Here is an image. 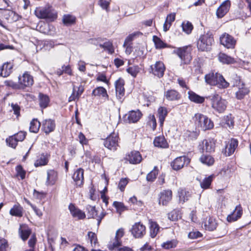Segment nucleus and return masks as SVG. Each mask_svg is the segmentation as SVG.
Masks as SVG:
<instances>
[{
  "instance_id": "obj_1",
  "label": "nucleus",
  "mask_w": 251,
  "mask_h": 251,
  "mask_svg": "<svg viewBox=\"0 0 251 251\" xmlns=\"http://www.w3.org/2000/svg\"><path fill=\"white\" fill-rule=\"evenodd\" d=\"M193 122L198 129L203 131L210 130L214 127V123L207 116L200 113H196L192 118Z\"/></svg>"
},
{
  "instance_id": "obj_2",
  "label": "nucleus",
  "mask_w": 251,
  "mask_h": 251,
  "mask_svg": "<svg viewBox=\"0 0 251 251\" xmlns=\"http://www.w3.org/2000/svg\"><path fill=\"white\" fill-rule=\"evenodd\" d=\"M204 79L205 82L210 85H217L220 88H226L229 86V83L218 73L210 72L205 75Z\"/></svg>"
},
{
  "instance_id": "obj_3",
  "label": "nucleus",
  "mask_w": 251,
  "mask_h": 251,
  "mask_svg": "<svg viewBox=\"0 0 251 251\" xmlns=\"http://www.w3.org/2000/svg\"><path fill=\"white\" fill-rule=\"evenodd\" d=\"M35 14L39 19H46L50 21H53L57 18L56 12L49 5L37 8L35 10Z\"/></svg>"
},
{
  "instance_id": "obj_4",
  "label": "nucleus",
  "mask_w": 251,
  "mask_h": 251,
  "mask_svg": "<svg viewBox=\"0 0 251 251\" xmlns=\"http://www.w3.org/2000/svg\"><path fill=\"white\" fill-rule=\"evenodd\" d=\"M214 43V39L212 35L207 33L201 35L197 41V48L199 50L207 51L211 49Z\"/></svg>"
},
{
  "instance_id": "obj_5",
  "label": "nucleus",
  "mask_w": 251,
  "mask_h": 251,
  "mask_svg": "<svg viewBox=\"0 0 251 251\" xmlns=\"http://www.w3.org/2000/svg\"><path fill=\"white\" fill-rule=\"evenodd\" d=\"M212 108L219 113H223L226 109L227 102L218 94L210 97Z\"/></svg>"
},
{
  "instance_id": "obj_6",
  "label": "nucleus",
  "mask_w": 251,
  "mask_h": 251,
  "mask_svg": "<svg viewBox=\"0 0 251 251\" xmlns=\"http://www.w3.org/2000/svg\"><path fill=\"white\" fill-rule=\"evenodd\" d=\"M192 51L190 46H185L182 48H176L174 52L177 54L183 64H188L192 59L191 52Z\"/></svg>"
},
{
  "instance_id": "obj_7",
  "label": "nucleus",
  "mask_w": 251,
  "mask_h": 251,
  "mask_svg": "<svg viewBox=\"0 0 251 251\" xmlns=\"http://www.w3.org/2000/svg\"><path fill=\"white\" fill-rule=\"evenodd\" d=\"M118 134L113 132L104 140V146L109 150L115 151L118 146Z\"/></svg>"
},
{
  "instance_id": "obj_8",
  "label": "nucleus",
  "mask_w": 251,
  "mask_h": 251,
  "mask_svg": "<svg viewBox=\"0 0 251 251\" xmlns=\"http://www.w3.org/2000/svg\"><path fill=\"white\" fill-rule=\"evenodd\" d=\"M18 84L20 89H24L33 84V77L27 72H25L23 75L19 76Z\"/></svg>"
},
{
  "instance_id": "obj_9",
  "label": "nucleus",
  "mask_w": 251,
  "mask_h": 251,
  "mask_svg": "<svg viewBox=\"0 0 251 251\" xmlns=\"http://www.w3.org/2000/svg\"><path fill=\"white\" fill-rule=\"evenodd\" d=\"M142 114L139 110H131L123 117L124 121L126 123H137L142 117Z\"/></svg>"
},
{
  "instance_id": "obj_10",
  "label": "nucleus",
  "mask_w": 251,
  "mask_h": 251,
  "mask_svg": "<svg viewBox=\"0 0 251 251\" xmlns=\"http://www.w3.org/2000/svg\"><path fill=\"white\" fill-rule=\"evenodd\" d=\"M90 43L93 45L103 49L104 50L107 51L110 54H112L114 52L112 43L110 41L102 43L100 39H93L90 40Z\"/></svg>"
},
{
  "instance_id": "obj_11",
  "label": "nucleus",
  "mask_w": 251,
  "mask_h": 251,
  "mask_svg": "<svg viewBox=\"0 0 251 251\" xmlns=\"http://www.w3.org/2000/svg\"><path fill=\"white\" fill-rule=\"evenodd\" d=\"M220 40L221 44L228 49H233L236 43L234 38L226 33L222 35Z\"/></svg>"
},
{
  "instance_id": "obj_12",
  "label": "nucleus",
  "mask_w": 251,
  "mask_h": 251,
  "mask_svg": "<svg viewBox=\"0 0 251 251\" xmlns=\"http://www.w3.org/2000/svg\"><path fill=\"white\" fill-rule=\"evenodd\" d=\"M190 162L189 158L185 156L176 157L171 163V166L175 170H178L182 168L185 165H187Z\"/></svg>"
},
{
  "instance_id": "obj_13",
  "label": "nucleus",
  "mask_w": 251,
  "mask_h": 251,
  "mask_svg": "<svg viewBox=\"0 0 251 251\" xmlns=\"http://www.w3.org/2000/svg\"><path fill=\"white\" fill-rule=\"evenodd\" d=\"M131 233L135 238H141L146 234V227L140 222L136 223L132 226Z\"/></svg>"
},
{
  "instance_id": "obj_14",
  "label": "nucleus",
  "mask_w": 251,
  "mask_h": 251,
  "mask_svg": "<svg viewBox=\"0 0 251 251\" xmlns=\"http://www.w3.org/2000/svg\"><path fill=\"white\" fill-rule=\"evenodd\" d=\"M151 73L155 76L160 78L163 76L165 69L164 64L161 61H157L151 66Z\"/></svg>"
},
{
  "instance_id": "obj_15",
  "label": "nucleus",
  "mask_w": 251,
  "mask_h": 251,
  "mask_svg": "<svg viewBox=\"0 0 251 251\" xmlns=\"http://www.w3.org/2000/svg\"><path fill=\"white\" fill-rule=\"evenodd\" d=\"M159 203L162 205H166L172 199V192L170 190H165L159 194Z\"/></svg>"
},
{
  "instance_id": "obj_16",
  "label": "nucleus",
  "mask_w": 251,
  "mask_h": 251,
  "mask_svg": "<svg viewBox=\"0 0 251 251\" xmlns=\"http://www.w3.org/2000/svg\"><path fill=\"white\" fill-rule=\"evenodd\" d=\"M55 127V124L53 120L51 119H46L42 122V130L46 134H48L52 132Z\"/></svg>"
},
{
  "instance_id": "obj_17",
  "label": "nucleus",
  "mask_w": 251,
  "mask_h": 251,
  "mask_svg": "<svg viewBox=\"0 0 251 251\" xmlns=\"http://www.w3.org/2000/svg\"><path fill=\"white\" fill-rule=\"evenodd\" d=\"M242 214V207L240 205H237L235 208L234 211L227 216L226 220L230 223L235 222L241 218Z\"/></svg>"
},
{
  "instance_id": "obj_18",
  "label": "nucleus",
  "mask_w": 251,
  "mask_h": 251,
  "mask_svg": "<svg viewBox=\"0 0 251 251\" xmlns=\"http://www.w3.org/2000/svg\"><path fill=\"white\" fill-rule=\"evenodd\" d=\"M205 229L209 231H213L217 228L218 223L216 219L213 217H207L203 222Z\"/></svg>"
},
{
  "instance_id": "obj_19",
  "label": "nucleus",
  "mask_w": 251,
  "mask_h": 251,
  "mask_svg": "<svg viewBox=\"0 0 251 251\" xmlns=\"http://www.w3.org/2000/svg\"><path fill=\"white\" fill-rule=\"evenodd\" d=\"M20 237L23 241L26 240L31 234L32 230L26 225H21L18 230Z\"/></svg>"
},
{
  "instance_id": "obj_20",
  "label": "nucleus",
  "mask_w": 251,
  "mask_h": 251,
  "mask_svg": "<svg viewBox=\"0 0 251 251\" xmlns=\"http://www.w3.org/2000/svg\"><path fill=\"white\" fill-rule=\"evenodd\" d=\"M69 209L72 216L78 220L83 219L85 218V214L84 212L77 208L74 204L71 203L69 205Z\"/></svg>"
},
{
  "instance_id": "obj_21",
  "label": "nucleus",
  "mask_w": 251,
  "mask_h": 251,
  "mask_svg": "<svg viewBox=\"0 0 251 251\" xmlns=\"http://www.w3.org/2000/svg\"><path fill=\"white\" fill-rule=\"evenodd\" d=\"M230 7V1L228 0L223 2L217 9L216 14L218 18L223 17L228 11Z\"/></svg>"
},
{
  "instance_id": "obj_22",
  "label": "nucleus",
  "mask_w": 251,
  "mask_h": 251,
  "mask_svg": "<svg viewBox=\"0 0 251 251\" xmlns=\"http://www.w3.org/2000/svg\"><path fill=\"white\" fill-rule=\"evenodd\" d=\"M13 65L10 62H5L0 66V76L6 77L12 72Z\"/></svg>"
},
{
  "instance_id": "obj_23",
  "label": "nucleus",
  "mask_w": 251,
  "mask_h": 251,
  "mask_svg": "<svg viewBox=\"0 0 251 251\" xmlns=\"http://www.w3.org/2000/svg\"><path fill=\"white\" fill-rule=\"evenodd\" d=\"M124 85V80L121 78H119L115 83L116 96L119 99H121L125 94Z\"/></svg>"
},
{
  "instance_id": "obj_24",
  "label": "nucleus",
  "mask_w": 251,
  "mask_h": 251,
  "mask_svg": "<svg viewBox=\"0 0 251 251\" xmlns=\"http://www.w3.org/2000/svg\"><path fill=\"white\" fill-rule=\"evenodd\" d=\"M126 159L131 164H137L142 160V156L139 151H132L127 156Z\"/></svg>"
},
{
  "instance_id": "obj_25",
  "label": "nucleus",
  "mask_w": 251,
  "mask_h": 251,
  "mask_svg": "<svg viewBox=\"0 0 251 251\" xmlns=\"http://www.w3.org/2000/svg\"><path fill=\"white\" fill-rule=\"evenodd\" d=\"M238 146V141L235 139H231L225 148V154L226 156H230L235 151Z\"/></svg>"
},
{
  "instance_id": "obj_26",
  "label": "nucleus",
  "mask_w": 251,
  "mask_h": 251,
  "mask_svg": "<svg viewBox=\"0 0 251 251\" xmlns=\"http://www.w3.org/2000/svg\"><path fill=\"white\" fill-rule=\"evenodd\" d=\"M84 170L81 168H79L75 171L73 176V178L77 186H80L83 184L84 177Z\"/></svg>"
},
{
  "instance_id": "obj_27",
  "label": "nucleus",
  "mask_w": 251,
  "mask_h": 251,
  "mask_svg": "<svg viewBox=\"0 0 251 251\" xmlns=\"http://www.w3.org/2000/svg\"><path fill=\"white\" fill-rule=\"evenodd\" d=\"M250 92V89L242 84L241 86L238 87V90L235 93V97L237 100H242Z\"/></svg>"
},
{
  "instance_id": "obj_28",
  "label": "nucleus",
  "mask_w": 251,
  "mask_h": 251,
  "mask_svg": "<svg viewBox=\"0 0 251 251\" xmlns=\"http://www.w3.org/2000/svg\"><path fill=\"white\" fill-rule=\"evenodd\" d=\"M203 150L208 152L214 151L215 147V141L213 139H208L202 142Z\"/></svg>"
},
{
  "instance_id": "obj_29",
  "label": "nucleus",
  "mask_w": 251,
  "mask_h": 251,
  "mask_svg": "<svg viewBox=\"0 0 251 251\" xmlns=\"http://www.w3.org/2000/svg\"><path fill=\"white\" fill-rule=\"evenodd\" d=\"M57 179V173L53 170H50L47 172V177L46 182L47 185H54Z\"/></svg>"
},
{
  "instance_id": "obj_30",
  "label": "nucleus",
  "mask_w": 251,
  "mask_h": 251,
  "mask_svg": "<svg viewBox=\"0 0 251 251\" xmlns=\"http://www.w3.org/2000/svg\"><path fill=\"white\" fill-rule=\"evenodd\" d=\"M153 144L155 147L161 148H166L168 147V144L163 136L156 137L154 139Z\"/></svg>"
},
{
  "instance_id": "obj_31",
  "label": "nucleus",
  "mask_w": 251,
  "mask_h": 251,
  "mask_svg": "<svg viewBox=\"0 0 251 251\" xmlns=\"http://www.w3.org/2000/svg\"><path fill=\"white\" fill-rule=\"evenodd\" d=\"M200 160L202 164L208 166H212L215 162L214 158L210 154H202Z\"/></svg>"
},
{
  "instance_id": "obj_32",
  "label": "nucleus",
  "mask_w": 251,
  "mask_h": 251,
  "mask_svg": "<svg viewBox=\"0 0 251 251\" xmlns=\"http://www.w3.org/2000/svg\"><path fill=\"white\" fill-rule=\"evenodd\" d=\"M23 207L19 204H15L10 210V215L21 217L23 216Z\"/></svg>"
},
{
  "instance_id": "obj_33",
  "label": "nucleus",
  "mask_w": 251,
  "mask_h": 251,
  "mask_svg": "<svg viewBox=\"0 0 251 251\" xmlns=\"http://www.w3.org/2000/svg\"><path fill=\"white\" fill-rule=\"evenodd\" d=\"M166 98L169 100H176L180 99L179 93L174 90L167 91L165 95Z\"/></svg>"
},
{
  "instance_id": "obj_34",
  "label": "nucleus",
  "mask_w": 251,
  "mask_h": 251,
  "mask_svg": "<svg viewBox=\"0 0 251 251\" xmlns=\"http://www.w3.org/2000/svg\"><path fill=\"white\" fill-rule=\"evenodd\" d=\"M149 224L151 236L152 238H154L157 234L159 230L160 227L155 222H153L151 220L149 221Z\"/></svg>"
},
{
  "instance_id": "obj_35",
  "label": "nucleus",
  "mask_w": 251,
  "mask_h": 251,
  "mask_svg": "<svg viewBox=\"0 0 251 251\" xmlns=\"http://www.w3.org/2000/svg\"><path fill=\"white\" fill-rule=\"evenodd\" d=\"M3 15L6 19L11 22L16 21L18 19V15L12 10H4L3 12Z\"/></svg>"
},
{
  "instance_id": "obj_36",
  "label": "nucleus",
  "mask_w": 251,
  "mask_h": 251,
  "mask_svg": "<svg viewBox=\"0 0 251 251\" xmlns=\"http://www.w3.org/2000/svg\"><path fill=\"white\" fill-rule=\"evenodd\" d=\"M39 104L42 108L48 107L50 102V99L48 96L42 93L39 94Z\"/></svg>"
},
{
  "instance_id": "obj_37",
  "label": "nucleus",
  "mask_w": 251,
  "mask_h": 251,
  "mask_svg": "<svg viewBox=\"0 0 251 251\" xmlns=\"http://www.w3.org/2000/svg\"><path fill=\"white\" fill-rule=\"evenodd\" d=\"M189 98L192 101L197 103H202L204 101V98L201 97L192 91L188 92Z\"/></svg>"
},
{
  "instance_id": "obj_38",
  "label": "nucleus",
  "mask_w": 251,
  "mask_h": 251,
  "mask_svg": "<svg viewBox=\"0 0 251 251\" xmlns=\"http://www.w3.org/2000/svg\"><path fill=\"white\" fill-rule=\"evenodd\" d=\"M157 112L160 125L162 126L168 114L167 109L166 107H160Z\"/></svg>"
},
{
  "instance_id": "obj_39",
  "label": "nucleus",
  "mask_w": 251,
  "mask_h": 251,
  "mask_svg": "<svg viewBox=\"0 0 251 251\" xmlns=\"http://www.w3.org/2000/svg\"><path fill=\"white\" fill-rule=\"evenodd\" d=\"M49 155L47 154H41L39 158L34 163L35 167H39L47 164L48 162Z\"/></svg>"
},
{
  "instance_id": "obj_40",
  "label": "nucleus",
  "mask_w": 251,
  "mask_h": 251,
  "mask_svg": "<svg viewBox=\"0 0 251 251\" xmlns=\"http://www.w3.org/2000/svg\"><path fill=\"white\" fill-rule=\"evenodd\" d=\"M122 244V241L117 239L115 237L109 242L107 247L110 251H113L120 247Z\"/></svg>"
},
{
  "instance_id": "obj_41",
  "label": "nucleus",
  "mask_w": 251,
  "mask_h": 251,
  "mask_svg": "<svg viewBox=\"0 0 251 251\" xmlns=\"http://www.w3.org/2000/svg\"><path fill=\"white\" fill-rule=\"evenodd\" d=\"M214 177V175H211L208 177H205L201 182V187L204 189H206L209 188L211 183Z\"/></svg>"
},
{
  "instance_id": "obj_42",
  "label": "nucleus",
  "mask_w": 251,
  "mask_h": 251,
  "mask_svg": "<svg viewBox=\"0 0 251 251\" xmlns=\"http://www.w3.org/2000/svg\"><path fill=\"white\" fill-rule=\"evenodd\" d=\"M92 94L95 96L102 97L103 98L108 97L106 90L102 87H99L95 89L93 91Z\"/></svg>"
},
{
  "instance_id": "obj_43",
  "label": "nucleus",
  "mask_w": 251,
  "mask_h": 251,
  "mask_svg": "<svg viewBox=\"0 0 251 251\" xmlns=\"http://www.w3.org/2000/svg\"><path fill=\"white\" fill-rule=\"evenodd\" d=\"M41 126V123L37 119H33L30 124L29 130L31 132L37 133Z\"/></svg>"
},
{
  "instance_id": "obj_44",
  "label": "nucleus",
  "mask_w": 251,
  "mask_h": 251,
  "mask_svg": "<svg viewBox=\"0 0 251 251\" xmlns=\"http://www.w3.org/2000/svg\"><path fill=\"white\" fill-rule=\"evenodd\" d=\"M179 198L180 202L182 203L188 201L191 196V194L189 191L185 190H181L179 191Z\"/></svg>"
},
{
  "instance_id": "obj_45",
  "label": "nucleus",
  "mask_w": 251,
  "mask_h": 251,
  "mask_svg": "<svg viewBox=\"0 0 251 251\" xmlns=\"http://www.w3.org/2000/svg\"><path fill=\"white\" fill-rule=\"evenodd\" d=\"M219 59L221 62L226 64L233 63L235 62L234 59L233 58L223 53H220L219 54Z\"/></svg>"
},
{
  "instance_id": "obj_46",
  "label": "nucleus",
  "mask_w": 251,
  "mask_h": 251,
  "mask_svg": "<svg viewBox=\"0 0 251 251\" xmlns=\"http://www.w3.org/2000/svg\"><path fill=\"white\" fill-rule=\"evenodd\" d=\"M76 18L71 15H65L63 18V22L66 25H71L75 23Z\"/></svg>"
},
{
  "instance_id": "obj_47",
  "label": "nucleus",
  "mask_w": 251,
  "mask_h": 251,
  "mask_svg": "<svg viewBox=\"0 0 251 251\" xmlns=\"http://www.w3.org/2000/svg\"><path fill=\"white\" fill-rule=\"evenodd\" d=\"M37 242V238L35 233L31 235L29 240L28 241V245L30 248L29 250L25 251H35L34 249Z\"/></svg>"
},
{
  "instance_id": "obj_48",
  "label": "nucleus",
  "mask_w": 251,
  "mask_h": 251,
  "mask_svg": "<svg viewBox=\"0 0 251 251\" xmlns=\"http://www.w3.org/2000/svg\"><path fill=\"white\" fill-rule=\"evenodd\" d=\"M224 124L226 127H228L230 129L233 128L234 126L233 118L231 115H227L224 117Z\"/></svg>"
},
{
  "instance_id": "obj_49",
  "label": "nucleus",
  "mask_w": 251,
  "mask_h": 251,
  "mask_svg": "<svg viewBox=\"0 0 251 251\" xmlns=\"http://www.w3.org/2000/svg\"><path fill=\"white\" fill-rule=\"evenodd\" d=\"M153 41L156 49H162L166 47L167 45L156 36H153Z\"/></svg>"
},
{
  "instance_id": "obj_50",
  "label": "nucleus",
  "mask_w": 251,
  "mask_h": 251,
  "mask_svg": "<svg viewBox=\"0 0 251 251\" xmlns=\"http://www.w3.org/2000/svg\"><path fill=\"white\" fill-rule=\"evenodd\" d=\"M113 205L116 208L117 212L120 214L122 212L127 210V207L122 202L114 201Z\"/></svg>"
},
{
  "instance_id": "obj_51",
  "label": "nucleus",
  "mask_w": 251,
  "mask_h": 251,
  "mask_svg": "<svg viewBox=\"0 0 251 251\" xmlns=\"http://www.w3.org/2000/svg\"><path fill=\"white\" fill-rule=\"evenodd\" d=\"M182 27L183 31L188 34L191 32L193 28L192 24L189 22H183L182 24Z\"/></svg>"
},
{
  "instance_id": "obj_52",
  "label": "nucleus",
  "mask_w": 251,
  "mask_h": 251,
  "mask_svg": "<svg viewBox=\"0 0 251 251\" xmlns=\"http://www.w3.org/2000/svg\"><path fill=\"white\" fill-rule=\"evenodd\" d=\"M180 217L179 211L177 210H173L168 215V219L172 221L177 220Z\"/></svg>"
},
{
  "instance_id": "obj_53",
  "label": "nucleus",
  "mask_w": 251,
  "mask_h": 251,
  "mask_svg": "<svg viewBox=\"0 0 251 251\" xmlns=\"http://www.w3.org/2000/svg\"><path fill=\"white\" fill-rule=\"evenodd\" d=\"M140 68L138 66H133L127 68L126 71L133 77H135L140 72Z\"/></svg>"
},
{
  "instance_id": "obj_54",
  "label": "nucleus",
  "mask_w": 251,
  "mask_h": 251,
  "mask_svg": "<svg viewBox=\"0 0 251 251\" xmlns=\"http://www.w3.org/2000/svg\"><path fill=\"white\" fill-rule=\"evenodd\" d=\"M158 171L157 169V167H154L153 170L147 175V180L150 181H153L156 178V176L158 174Z\"/></svg>"
},
{
  "instance_id": "obj_55",
  "label": "nucleus",
  "mask_w": 251,
  "mask_h": 251,
  "mask_svg": "<svg viewBox=\"0 0 251 251\" xmlns=\"http://www.w3.org/2000/svg\"><path fill=\"white\" fill-rule=\"evenodd\" d=\"M142 33L137 31L132 33L129 34L125 39V42L123 46H125L126 44H128V43L131 42L136 37L140 35H142Z\"/></svg>"
},
{
  "instance_id": "obj_56",
  "label": "nucleus",
  "mask_w": 251,
  "mask_h": 251,
  "mask_svg": "<svg viewBox=\"0 0 251 251\" xmlns=\"http://www.w3.org/2000/svg\"><path fill=\"white\" fill-rule=\"evenodd\" d=\"M87 209L88 212V216L92 218H97L98 211L96 210L95 206L88 205Z\"/></svg>"
},
{
  "instance_id": "obj_57",
  "label": "nucleus",
  "mask_w": 251,
  "mask_h": 251,
  "mask_svg": "<svg viewBox=\"0 0 251 251\" xmlns=\"http://www.w3.org/2000/svg\"><path fill=\"white\" fill-rule=\"evenodd\" d=\"M177 245V242L176 240H173L171 241H167L165 243H164L162 246L165 249H170L172 248H174L176 247Z\"/></svg>"
},
{
  "instance_id": "obj_58",
  "label": "nucleus",
  "mask_w": 251,
  "mask_h": 251,
  "mask_svg": "<svg viewBox=\"0 0 251 251\" xmlns=\"http://www.w3.org/2000/svg\"><path fill=\"white\" fill-rule=\"evenodd\" d=\"M6 142L7 144L13 148H15L18 143L17 140L14 136H10L6 139Z\"/></svg>"
},
{
  "instance_id": "obj_59",
  "label": "nucleus",
  "mask_w": 251,
  "mask_h": 251,
  "mask_svg": "<svg viewBox=\"0 0 251 251\" xmlns=\"http://www.w3.org/2000/svg\"><path fill=\"white\" fill-rule=\"evenodd\" d=\"M149 125L152 128L153 130H154L156 126V122L155 116L153 115H150L149 116Z\"/></svg>"
},
{
  "instance_id": "obj_60",
  "label": "nucleus",
  "mask_w": 251,
  "mask_h": 251,
  "mask_svg": "<svg viewBox=\"0 0 251 251\" xmlns=\"http://www.w3.org/2000/svg\"><path fill=\"white\" fill-rule=\"evenodd\" d=\"M17 172V176H19L22 179L25 177V172L24 170L23 167L21 165L17 166L16 168Z\"/></svg>"
},
{
  "instance_id": "obj_61",
  "label": "nucleus",
  "mask_w": 251,
  "mask_h": 251,
  "mask_svg": "<svg viewBox=\"0 0 251 251\" xmlns=\"http://www.w3.org/2000/svg\"><path fill=\"white\" fill-rule=\"evenodd\" d=\"M128 202L138 207H140L143 205L142 201L137 200V198L135 196L131 197L128 200Z\"/></svg>"
},
{
  "instance_id": "obj_62",
  "label": "nucleus",
  "mask_w": 251,
  "mask_h": 251,
  "mask_svg": "<svg viewBox=\"0 0 251 251\" xmlns=\"http://www.w3.org/2000/svg\"><path fill=\"white\" fill-rule=\"evenodd\" d=\"M202 236V234L197 230H193L189 232L188 234V238L192 239H197L198 238L201 237Z\"/></svg>"
},
{
  "instance_id": "obj_63",
  "label": "nucleus",
  "mask_w": 251,
  "mask_h": 251,
  "mask_svg": "<svg viewBox=\"0 0 251 251\" xmlns=\"http://www.w3.org/2000/svg\"><path fill=\"white\" fill-rule=\"evenodd\" d=\"M233 86L236 87H240L242 84H245L241 80L239 76L235 75L233 77Z\"/></svg>"
},
{
  "instance_id": "obj_64",
  "label": "nucleus",
  "mask_w": 251,
  "mask_h": 251,
  "mask_svg": "<svg viewBox=\"0 0 251 251\" xmlns=\"http://www.w3.org/2000/svg\"><path fill=\"white\" fill-rule=\"evenodd\" d=\"M7 241L4 239H0V251H7Z\"/></svg>"
}]
</instances>
